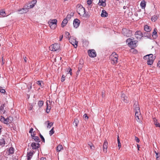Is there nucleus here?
Here are the masks:
<instances>
[{
    "mask_svg": "<svg viewBox=\"0 0 160 160\" xmlns=\"http://www.w3.org/2000/svg\"><path fill=\"white\" fill-rule=\"evenodd\" d=\"M87 4L88 5H90L92 3L91 0H87Z\"/></svg>",
    "mask_w": 160,
    "mask_h": 160,
    "instance_id": "obj_52",
    "label": "nucleus"
},
{
    "mask_svg": "<svg viewBox=\"0 0 160 160\" xmlns=\"http://www.w3.org/2000/svg\"><path fill=\"white\" fill-rule=\"evenodd\" d=\"M23 59H24V61L25 62H27V58L26 57H23Z\"/></svg>",
    "mask_w": 160,
    "mask_h": 160,
    "instance_id": "obj_59",
    "label": "nucleus"
},
{
    "mask_svg": "<svg viewBox=\"0 0 160 160\" xmlns=\"http://www.w3.org/2000/svg\"><path fill=\"white\" fill-rule=\"evenodd\" d=\"M121 98L123 101L125 103H128L129 102L128 97L124 93L122 94Z\"/></svg>",
    "mask_w": 160,
    "mask_h": 160,
    "instance_id": "obj_12",
    "label": "nucleus"
},
{
    "mask_svg": "<svg viewBox=\"0 0 160 160\" xmlns=\"http://www.w3.org/2000/svg\"><path fill=\"white\" fill-rule=\"evenodd\" d=\"M154 60V59L153 58L149 59L147 61L148 64V65H152L153 62Z\"/></svg>",
    "mask_w": 160,
    "mask_h": 160,
    "instance_id": "obj_28",
    "label": "nucleus"
},
{
    "mask_svg": "<svg viewBox=\"0 0 160 160\" xmlns=\"http://www.w3.org/2000/svg\"><path fill=\"white\" fill-rule=\"evenodd\" d=\"M143 35L141 31H137L135 34V37L138 39L140 38L143 36Z\"/></svg>",
    "mask_w": 160,
    "mask_h": 160,
    "instance_id": "obj_16",
    "label": "nucleus"
},
{
    "mask_svg": "<svg viewBox=\"0 0 160 160\" xmlns=\"http://www.w3.org/2000/svg\"><path fill=\"white\" fill-rule=\"evenodd\" d=\"M148 56V55L145 56L144 57V59H148V60L149 59V58Z\"/></svg>",
    "mask_w": 160,
    "mask_h": 160,
    "instance_id": "obj_56",
    "label": "nucleus"
},
{
    "mask_svg": "<svg viewBox=\"0 0 160 160\" xmlns=\"http://www.w3.org/2000/svg\"><path fill=\"white\" fill-rule=\"evenodd\" d=\"M101 15L102 17H106L108 16V14L105 10H103L102 11Z\"/></svg>",
    "mask_w": 160,
    "mask_h": 160,
    "instance_id": "obj_20",
    "label": "nucleus"
},
{
    "mask_svg": "<svg viewBox=\"0 0 160 160\" xmlns=\"http://www.w3.org/2000/svg\"><path fill=\"white\" fill-rule=\"evenodd\" d=\"M63 149V147L61 145H59L57 147V151L58 152H60L61 150Z\"/></svg>",
    "mask_w": 160,
    "mask_h": 160,
    "instance_id": "obj_32",
    "label": "nucleus"
},
{
    "mask_svg": "<svg viewBox=\"0 0 160 160\" xmlns=\"http://www.w3.org/2000/svg\"><path fill=\"white\" fill-rule=\"evenodd\" d=\"M158 17L159 16L158 15L153 16L151 18L152 21L153 22L156 21L158 18Z\"/></svg>",
    "mask_w": 160,
    "mask_h": 160,
    "instance_id": "obj_29",
    "label": "nucleus"
},
{
    "mask_svg": "<svg viewBox=\"0 0 160 160\" xmlns=\"http://www.w3.org/2000/svg\"><path fill=\"white\" fill-rule=\"evenodd\" d=\"M40 138L42 139V141L43 142H45V139H44V137H43V136L41 134H40Z\"/></svg>",
    "mask_w": 160,
    "mask_h": 160,
    "instance_id": "obj_50",
    "label": "nucleus"
},
{
    "mask_svg": "<svg viewBox=\"0 0 160 160\" xmlns=\"http://www.w3.org/2000/svg\"><path fill=\"white\" fill-rule=\"evenodd\" d=\"M4 106V105H2L0 107V112L1 113H4L5 111L3 110V107Z\"/></svg>",
    "mask_w": 160,
    "mask_h": 160,
    "instance_id": "obj_40",
    "label": "nucleus"
},
{
    "mask_svg": "<svg viewBox=\"0 0 160 160\" xmlns=\"http://www.w3.org/2000/svg\"><path fill=\"white\" fill-rule=\"evenodd\" d=\"M83 66V65L82 64H81V63H79L78 65V71H80V70L81 69Z\"/></svg>",
    "mask_w": 160,
    "mask_h": 160,
    "instance_id": "obj_44",
    "label": "nucleus"
},
{
    "mask_svg": "<svg viewBox=\"0 0 160 160\" xmlns=\"http://www.w3.org/2000/svg\"><path fill=\"white\" fill-rule=\"evenodd\" d=\"M135 141L138 142H139L140 141L139 138L136 137H135Z\"/></svg>",
    "mask_w": 160,
    "mask_h": 160,
    "instance_id": "obj_55",
    "label": "nucleus"
},
{
    "mask_svg": "<svg viewBox=\"0 0 160 160\" xmlns=\"http://www.w3.org/2000/svg\"><path fill=\"white\" fill-rule=\"evenodd\" d=\"M66 69L67 70V71L68 72V74L69 73L70 74V75H71L72 74V69L70 68H67Z\"/></svg>",
    "mask_w": 160,
    "mask_h": 160,
    "instance_id": "obj_42",
    "label": "nucleus"
},
{
    "mask_svg": "<svg viewBox=\"0 0 160 160\" xmlns=\"http://www.w3.org/2000/svg\"><path fill=\"white\" fill-rule=\"evenodd\" d=\"M71 16H72V15L71 14H68L66 18H67V19H69L71 18Z\"/></svg>",
    "mask_w": 160,
    "mask_h": 160,
    "instance_id": "obj_54",
    "label": "nucleus"
},
{
    "mask_svg": "<svg viewBox=\"0 0 160 160\" xmlns=\"http://www.w3.org/2000/svg\"><path fill=\"white\" fill-rule=\"evenodd\" d=\"M68 22V20L67 18L64 19L62 22L61 24V27L62 28L64 27L66 25Z\"/></svg>",
    "mask_w": 160,
    "mask_h": 160,
    "instance_id": "obj_22",
    "label": "nucleus"
},
{
    "mask_svg": "<svg viewBox=\"0 0 160 160\" xmlns=\"http://www.w3.org/2000/svg\"><path fill=\"white\" fill-rule=\"evenodd\" d=\"M83 118L85 120H88V117L87 114L85 113L83 116Z\"/></svg>",
    "mask_w": 160,
    "mask_h": 160,
    "instance_id": "obj_47",
    "label": "nucleus"
},
{
    "mask_svg": "<svg viewBox=\"0 0 160 160\" xmlns=\"http://www.w3.org/2000/svg\"><path fill=\"white\" fill-rule=\"evenodd\" d=\"M2 62H1V64L2 65H3L4 64V62L3 61V57H2Z\"/></svg>",
    "mask_w": 160,
    "mask_h": 160,
    "instance_id": "obj_60",
    "label": "nucleus"
},
{
    "mask_svg": "<svg viewBox=\"0 0 160 160\" xmlns=\"http://www.w3.org/2000/svg\"><path fill=\"white\" fill-rule=\"evenodd\" d=\"M126 43L130 47L132 48L131 49V52L132 51L134 53L137 52V51L133 48L136 47L137 46V41L133 40L132 39L129 38L127 40Z\"/></svg>",
    "mask_w": 160,
    "mask_h": 160,
    "instance_id": "obj_1",
    "label": "nucleus"
},
{
    "mask_svg": "<svg viewBox=\"0 0 160 160\" xmlns=\"http://www.w3.org/2000/svg\"><path fill=\"white\" fill-rule=\"evenodd\" d=\"M158 66L160 68V60L158 61V62L157 63Z\"/></svg>",
    "mask_w": 160,
    "mask_h": 160,
    "instance_id": "obj_61",
    "label": "nucleus"
},
{
    "mask_svg": "<svg viewBox=\"0 0 160 160\" xmlns=\"http://www.w3.org/2000/svg\"><path fill=\"white\" fill-rule=\"evenodd\" d=\"M134 108L135 112L136 111H140V108L138 102H136L133 105Z\"/></svg>",
    "mask_w": 160,
    "mask_h": 160,
    "instance_id": "obj_19",
    "label": "nucleus"
},
{
    "mask_svg": "<svg viewBox=\"0 0 160 160\" xmlns=\"http://www.w3.org/2000/svg\"><path fill=\"white\" fill-rule=\"evenodd\" d=\"M122 32L124 35L127 37L130 36L132 34V31L126 28L122 29Z\"/></svg>",
    "mask_w": 160,
    "mask_h": 160,
    "instance_id": "obj_8",
    "label": "nucleus"
},
{
    "mask_svg": "<svg viewBox=\"0 0 160 160\" xmlns=\"http://www.w3.org/2000/svg\"><path fill=\"white\" fill-rule=\"evenodd\" d=\"M78 121L77 118H75L74 119V121L73 122L74 125H75L76 127H77L78 124Z\"/></svg>",
    "mask_w": 160,
    "mask_h": 160,
    "instance_id": "obj_35",
    "label": "nucleus"
},
{
    "mask_svg": "<svg viewBox=\"0 0 160 160\" xmlns=\"http://www.w3.org/2000/svg\"><path fill=\"white\" fill-rule=\"evenodd\" d=\"M0 121L6 124H9L11 123L13 120V118L11 117H9L7 118H5L4 117L1 116L0 118Z\"/></svg>",
    "mask_w": 160,
    "mask_h": 160,
    "instance_id": "obj_6",
    "label": "nucleus"
},
{
    "mask_svg": "<svg viewBox=\"0 0 160 160\" xmlns=\"http://www.w3.org/2000/svg\"><path fill=\"white\" fill-rule=\"evenodd\" d=\"M144 29L145 31L148 32L151 31V28L150 27H149L147 25H145L144 26Z\"/></svg>",
    "mask_w": 160,
    "mask_h": 160,
    "instance_id": "obj_27",
    "label": "nucleus"
},
{
    "mask_svg": "<svg viewBox=\"0 0 160 160\" xmlns=\"http://www.w3.org/2000/svg\"><path fill=\"white\" fill-rule=\"evenodd\" d=\"M54 132V127L52 128V129L49 132V134L50 136L52 135Z\"/></svg>",
    "mask_w": 160,
    "mask_h": 160,
    "instance_id": "obj_39",
    "label": "nucleus"
},
{
    "mask_svg": "<svg viewBox=\"0 0 160 160\" xmlns=\"http://www.w3.org/2000/svg\"><path fill=\"white\" fill-rule=\"evenodd\" d=\"M32 138L36 142H40V140L38 137L37 136H33Z\"/></svg>",
    "mask_w": 160,
    "mask_h": 160,
    "instance_id": "obj_33",
    "label": "nucleus"
},
{
    "mask_svg": "<svg viewBox=\"0 0 160 160\" xmlns=\"http://www.w3.org/2000/svg\"><path fill=\"white\" fill-rule=\"evenodd\" d=\"M43 103L44 102L43 101H39L38 102V105L40 108L42 106Z\"/></svg>",
    "mask_w": 160,
    "mask_h": 160,
    "instance_id": "obj_34",
    "label": "nucleus"
},
{
    "mask_svg": "<svg viewBox=\"0 0 160 160\" xmlns=\"http://www.w3.org/2000/svg\"><path fill=\"white\" fill-rule=\"evenodd\" d=\"M65 36L66 37V38H68V39L69 38H71L70 37L69 33L68 32H65Z\"/></svg>",
    "mask_w": 160,
    "mask_h": 160,
    "instance_id": "obj_36",
    "label": "nucleus"
},
{
    "mask_svg": "<svg viewBox=\"0 0 160 160\" xmlns=\"http://www.w3.org/2000/svg\"><path fill=\"white\" fill-rule=\"evenodd\" d=\"M57 20L55 19H50L48 22L49 27L51 29H54L57 27Z\"/></svg>",
    "mask_w": 160,
    "mask_h": 160,
    "instance_id": "obj_3",
    "label": "nucleus"
},
{
    "mask_svg": "<svg viewBox=\"0 0 160 160\" xmlns=\"http://www.w3.org/2000/svg\"><path fill=\"white\" fill-rule=\"evenodd\" d=\"M148 57L149 58V59H151L152 58H153V55L152 54H148Z\"/></svg>",
    "mask_w": 160,
    "mask_h": 160,
    "instance_id": "obj_51",
    "label": "nucleus"
},
{
    "mask_svg": "<svg viewBox=\"0 0 160 160\" xmlns=\"http://www.w3.org/2000/svg\"><path fill=\"white\" fill-rule=\"evenodd\" d=\"M36 0H33L24 6V7L27 8L28 10L29 9L33 8L37 3Z\"/></svg>",
    "mask_w": 160,
    "mask_h": 160,
    "instance_id": "obj_5",
    "label": "nucleus"
},
{
    "mask_svg": "<svg viewBox=\"0 0 160 160\" xmlns=\"http://www.w3.org/2000/svg\"><path fill=\"white\" fill-rule=\"evenodd\" d=\"M31 88H32V84H31L30 85V87H29V88H28V89H30Z\"/></svg>",
    "mask_w": 160,
    "mask_h": 160,
    "instance_id": "obj_64",
    "label": "nucleus"
},
{
    "mask_svg": "<svg viewBox=\"0 0 160 160\" xmlns=\"http://www.w3.org/2000/svg\"><path fill=\"white\" fill-rule=\"evenodd\" d=\"M3 144H5L4 140L3 139H1L0 141V145H2Z\"/></svg>",
    "mask_w": 160,
    "mask_h": 160,
    "instance_id": "obj_48",
    "label": "nucleus"
},
{
    "mask_svg": "<svg viewBox=\"0 0 160 160\" xmlns=\"http://www.w3.org/2000/svg\"><path fill=\"white\" fill-rule=\"evenodd\" d=\"M37 84L41 87L43 86V85H42V84H43V82L42 81H38L37 82Z\"/></svg>",
    "mask_w": 160,
    "mask_h": 160,
    "instance_id": "obj_43",
    "label": "nucleus"
},
{
    "mask_svg": "<svg viewBox=\"0 0 160 160\" xmlns=\"http://www.w3.org/2000/svg\"><path fill=\"white\" fill-rule=\"evenodd\" d=\"M106 0H99L98 5L100 6H102L103 7H105L106 5Z\"/></svg>",
    "mask_w": 160,
    "mask_h": 160,
    "instance_id": "obj_18",
    "label": "nucleus"
},
{
    "mask_svg": "<svg viewBox=\"0 0 160 160\" xmlns=\"http://www.w3.org/2000/svg\"><path fill=\"white\" fill-rule=\"evenodd\" d=\"M108 143L106 140H105L104 142L103 145V152L106 153L107 151V148H108Z\"/></svg>",
    "mask_w": 160,
    "mask_h": 160,
    "instance_id": "obj_11",
    "label": "nucleus"
},
{
    "mask_svg": "<svg viewBox=\"0 0 160 160\" xmlns=\"http://www.w3.org/2000/svg\"><path fill=\"white\" fill-rule=\"evenodd\" d=\"M80 21L78 19H75L73 21V25L74 27L77 28L80 24Z\"/></svg>",
    "mask_w": 160,
    "mask_h": 160,
    "instance_id": "obj_14",
    "label": "nucleus"
},
{
    "mask_svg": "<svg viewBox=\"0 0 160 160\" xmlns=\"http://www.w3.org/2000/svg\"><path fill=\"white\" fill-rule=\"evenodd\" d=\"M85 8L83 6L80 4L77 6V11L78 14L81 16L85 17Z\"/></svg>",
    "mask_w": 160,
    "mask_h": 160,
    "instance_id": "obj_2",
    "label": "nucleus"
},
{
    "mask_svg": "<svg viewBox=\"0 0 160 160\" xmlns=\"http://www.w3.org/2000/svg\"><path fill=\"white\" fill-rule=\"evenodd\" d=\"M118 146L119 148V149L121 147V143L120 142V141H118Z\"/></svg>",
    "mask_w": 160,
    "mask_h": 160,
    "instance_id": "obj_53",
    "label": "nucleus"
},
{
    "mask_svg": "<svg viewBox=\"0 0 160 160\" xmlns=\"http://www.w3.org/2000/svg\"><path fill=\"white\" fill-rule=\"evenodd\" d=\"M88 145L90 147L91 149H92L93 150H94L95 147L91 143V144H88Z\"/></svg>",
    "mask_w": 160,
    "mask_h": 160,
    "instance_id": "obj_45",
    "label": "nucleus"
},
{
    "mask_svg": "<svg viewBox=\"0 0 160 160\" xmlns=\"http://www.w3.org/2000/svg\"><path fill=\"white\" fill-rule=\"evenodd\" d=\"M2 129V127L1 126H0V134L1 133V130Z\"/></svg>",
    "mask_w": 160,
    "mask_h": 160,
    "instance_id": "obj_63",
    "label": "nucleus"
},
{
    "mask_svg": "<svg viewBox=\"0 0 160 160\" xmlns=\"http://www.w3.org/2000/svg\"><path fill=\"white\" fill-rule=\"evenodd\" d=\"M65 76L63 75L62 77L61 78V81L62 82H63L65 80Z\"/></svg>",
    "mask_w": 160,
    "mask_h": 160,
    "instance_id": "obj_49",
    "label": "nucleus"
},
{
    "mask_svg": "<svg viewBox=\"0 0 160 160\" xmlns=\"http://www.w3.org/2000/svg\"><path fill=\"white\" fill-rule=\"evenodd\" d=\"M146 2L144 0H142L140 3V6L142 9H144L146 7Z\"/></svg>",
    "mask_w": 160,
    "mask_h": 160,
    "instance_id": "obj_21",
    "label": "nucleus"
},
{
    "mask_svg": "<svg viewBox=\"0 0 160 160\" xmlns=\"http://www.w3.org/2000/svg\"><path fill=\"white\" fill-rule=\"evenodd\" d=\"M14 148H13L11 147L9 149L7 150V152L8 153V155H9L10 154H12L14 153Z\"/></svg>",
    "mask_w": 160,
    "mask_h": 160,
    "instance_id": "obj_25",
    "label": "nucleus"
},
{
    "mask_svg": "<svg viewBox=\"0 0 160 160\" xmlns=\"http://www.w3.org/2000/svg\"><path fill=\"white\" fill-rule=\"evenodd\" d=\"M33 154V152H31L28 153L27 155V159L28 160L30 159L31 158V157L32 156Z\"/></svg>",
    "mask_w": 160,
    "mask_h": 160,
    "instance_id": "obj_30",
    "label": "nucleus"
},
{
    "mask_svg": "<svg viewBox=\"0 0 160 160\" xmlns=\"http://www.w3.org/2000/svg\"><path fill=\"white\" fill-rule=\"evenodd\" d=\"M0 15L3 17L7 16L6 15L5 10L3 9L1 10L0 11Z\"/></svg>",
    "mask_w": 160,
    "mask_h": 160,
    "instance_id": "obj_26",
    "label": "nucleus"
},
{
    "mask_svg": "<svg viewBox=\"0 0 160 160\" xmlns=\"http://www.w3.org/2000/svg\"><path fill=\"white\" fill-rule=\"evenodd\" d=\"M141 118V115L139 116H137V117H135V118L136 120L137 121V122H140V120Z\"/></svg>",
    "mask_w": 160,
    "mask_h": 160,
    "instance_id": "obj_38",
    "label": "nucleus"
},
{
    "mask_svg": "<svg viewBox=\"0 0 160 160\" xmlns=\"http://www.w3.org/2000/svg\"><path fill=\"white\" fill-rule=\"evenodd\" d=\"M156 153V157L157 160H160V154L158 153L155 151Z\"/></svg>",
    "mask_w": 160,
    "mask_h": 160,
    "instance_id": "obj_37",
    "label": "nucleus"
},
{
    "mask_svg": "<svg viewBox=\"0 0 160 160\" xmlns=\"http://www.w3.org/2000/svg\"><path fill=\"white\" fill-rule=\"evenodd\" d=\"M46 123H47V128H50L51 126H52L53 124V122H50L49 121H47L46 122Z\"/></svg>",
    "mask_w": 160,
    "mask_h": 160,
    "instance_id": "obj_31",
    "label": "nucleus"
},
{
    "mask_svg": "<svg viewBox=\"0 0 160 160\" xmlns=\"http://www.w3.org/2000/svg\"><path fill=\"white\" fill-rule=\"evenodd\" d=\"M137 148H138V150H139V148H140V147L139 145L137 144Z\"/></svg>",
    "mask_w": 160,
    "mask_h": 160,
    "instance_id": "obj_62",
    "label": "nucleus"
},
{
    "mask_svg": "<svg viewBox=\"0 0 160 160\" xmlns=\"http://www.w3.org/2000/svg\"><path fill=\"white\" fill-rule=\"evenodd\" d=\"M89 56L91 57L94 58L96 56V53L94 49L89 50L88 51Z\"/></svg>",
    "mask_w": 160,
    "mask_h": 160,
    "instance_id": "obj_10",
    "label": "nucleus"
},
{
    "mask_svg": "<svg viewBox=\"0 0 160 160\" xmlns=\"http://www.w3.org/2000/svg\"><path fill=\"white\" fill-rule=\"evenodd\" d=\"M47 108L46 112L47 113H49L50 112V110L51 108V105L50 102L49 101H47L46 102Z\"/></svg>",
    "mask_w": 160,
    "mask_h": 160,
    "instance_id": "obj_13",
    "label": "nucleus"
},
{
    "mask_svg": "<svg viewBox=\"0 0 160 160\" xmlns=\"http://www.w3.org/2000/svg\"><path fill=\"white\" fill-rule=\"evenodd\" d=\"M157 31V29L156 28H155L152 32V36L154 38H156L158 36Z\"/></svg>",
    "mask_w": 160,
    "mask_h": 160,
    "instance_id": "obj_23",
    "label": "nucleus"
},
{
    "mask_svg": "<svg viewBox=\"0 0 160 160\" xmlns=\"http://www.w3.org/2000/svg\"><path fill=\"white\" fill-rule=\"evenodd\" d=\"M33 128H31L30 129V130L29 131V132L30 133H32L33 131Z\"/></svg>",
    "mask_w": 160,
    "mask_h": 160,
    "instance_id": "obj_58",
    "label": "nucleus"
},
{
    "mask_svg": "<svg viewBox=\"0 0 160 160\" xmlns=\"http://www.w3.org/2000/svg\"><path fill=\"white\" fill-rule=\"evenodd\" d=\"M18 11L19 12V14H23L28 12V10L24 7L23 8L18 9Z\"/></svg>",
    "mask_w": 160,
    "mask_h": 160,
    "instance_id": "obj_17",
    "label": "nucleus"
},
{
    "mask_svg": "<svg viewBox=\"0 0 160 160\" xmlns=\"http://www.w3.org/2000/svg\"><path fill=\"white\" fill-rule=\"evenodd\" d=\"M141 115V113L140 111H136L135 112V116L137 117V116H140Z\"/></svg>",
    "mask_w": 160,
    "mask_h": 160,
    "instance_id": "obj_41",
    "label": "nucleus"
},
{
    "mask_svg": "<svg viewBox=\"0 0 160 160\" xmlns=\"http://www.w3.org/2000/svg\"><path fill=\"white\" fill-rule=\"evenodd\" d=\"M154 124L156 127L160 128V123H159L157 121L156 119L154 118L153 119Z\"/></svg>",
    "mask_w": 160,
    "mask_h": 160,
    "instance_id": "obj_24",
    "label": "nucleus"
},
{
    "mask_svg": "<svg viewBox=\"0 0 160 160\" xmlns=\"http://www.w3.org/2000/svg\"><path fill=\"white\" fill-rule=\"evenodd\" d=\"M60 48V45L57 43H54V44L51 45L49 47L50 50L53 51H55L59 50Z\"/></svg>",
    "mask_w": 160,
    "mask_h": 160,
    "instance_id": "obj_7",
    "label": "nucleus"
},
{
    "mask_svg": "<svg viewBox=\"0 0 160 160\" xmlns=\"http://www.w3.org/2000/svg\"><path fill=\"white\" fill-rule=\"evenodd\" d=\"M69 42L72 44L75 48H76L77 47L78 42L76 41V39L73 37H71L69 38Z\"/></svg>",
    "mask_w": 160,
    "mask_h": 160,
    "instance_id": "obj_9",
    "label": "nucleus"
},
{
    "mask_svg": "<svg viewBox=\"0 0 160 160\" xmlns=\"http://www.w3.org/2000/svg\"><path fill=\"white\" fill-rule=\"evenodd\" d=\"M40 144L39 143L32 142L31 144V146L33 149H36L40 147Z\"/></svg>",
    "mask_w": 160,
    "mask_h": 160,
    "instance_id": "obj_15",
    "label": "nucleus"
},
{
    "mask_svg": "<svg viewBox=\"0 0 160 160\" xmlns=\"http://www.w3.org/2000/svg\"><path fill=\"white\" fill-rule=\"evenodd\" d=\"M118 55L115 52H113L111 55L110 58L113 64L117 63L118 62Z\"/></svg>",
    "mask_w": 160,
    "mask_h": 160,
    "instance_id": "obj_4",
    "label": "nucleus"
},
{
    "mask_svg": "<svg viewBox=\"0 0 160 160\" xmlns=\"http://www.w3.org/2000/svg\"><path fill=\"white\" fill-rule=\"evenodd\" d=\"M63 38V35H61L59 37V41H61L62 39Z\"/></svg>",
    "mask_w": 160,
    "mask_h": 160,
    "instance_id": "obj_57",
    "label": "nucleus"
},
{
    "mask_svg": "<svg viewBox=\"0 0 160 160\" xmlns=\"http://www.w3.org/2000/svg\"><path fill=\"white\" fill-rule=\"evenodd\" d=\"M0 92L2 93H5L6 92L5 90L2 88V87H0Z\"/></svg>",
    "mask_w": 160,
    "mask_h": 160,
    "instance_id": "obj_46",
    "label": "nucleus"
}]
</instances>
